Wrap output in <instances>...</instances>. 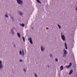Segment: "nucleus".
<instances>
[{
  "label": "nucleus",
  "mask_w": 77,
  "mask_h": 77,
  "mask_svg": "<svg viewBox=\"0 0 77 77\" xmlns=\"http://www.w3.org/2000/svg\"><path fill=\"white\" fill-rule=\"evenodd\" d=\"M2 62L0 60V64H2Z\"/></svg>",
  "instance_id": "cd10ccee"
},
{
  "label": "nucleus",
  "mask_w": 77,
  "mask_h": 77,
  "mask_svg": "<svg viewBox=\"0 0 77 77\" xmlns=\"http://www.w3.org/2000/svg\"><path fill=\"white\" fill-rule=\"evenodd\" d=\"M69 65L70 66H71V65H72V63L71 62H70L69 63Z\"/></svg>",
  "instance_id": "4be33fe9"
},
{
  "label": "nucleus",
  "mask_w": 77,
  "mask_h": 77,
  "mask_svg": "<svg viewBox=\"0 0 77 77\" xmlns=\"http://www.w3.org/2000/svg\"><path fill=\"white\" fill-rule=\"evenodd\" d=\"M50 56L52 58H53V55H52V54H50Z\"/></svg>",
  "instance_id": "f3484780"
},
{
  "label": "nucleus",
  "mask_w": 77,
  "mask_h": 77,
  "mask_svg": "<svg viewBox=\"0 0 77 77\" xmlns=\"http://www.w3.org/2000/svg\"><path fill=\"white\" fill-rule=\"evenodd\" d=\"M64 45L65 46L66 49L67 50V45H66V43L65 42L64 43Z\"/></svg>",
  "instance_id": "0eeeda50"
},
{
  "label": "nucleus",
  "mask_w": 77,
  "mask_h": 77,
  "mask_svg": "<svg viewBox=\"0 0 77 77\" xmlns=\"http://www.w3.org/2000/svg\"><path fill=\"white\" fill-rule=\"evenodd\" d=\"M14 47H15V45H14Z\"/></svg>",
  "instance_id": "7c9ffc66"
},
{
  "label": "nucleus",
  "mask_w": 77,
  "mask_h": 77,
  "mask_svg": "<svg viewBox=\"0 0 77 77\" xmlns=\"http://www.w3.org/2000/svg\"><path fill=\"white\" fill-rule=\"evenodd\" d=\"M19 53L20 54H22V52H21V51H20L19 52Z\"/></svg>",
  "instance_id": "5701e85b"
},
{
  "label": "nucleus",
  "mask_w": 77,
  "mask_h": 77,
  "mask_svg": "<svg viewBox=\"0 0 77 77\" xmlns=\"http://www.w3.org/2000/svg\"><path fill=\"white\" fill-rule=\"evenodd\" d=\"M20 62H23V60H20Z\"/></svg>",
  "instance_id": "a878e982"
},
{
  "label": "nucleus",
  "mask_w": 77,
  "mask_h": 77,
  "mask_svg": "<svg viewBox=\"0 0 77 77\" xmlns=\"http://www.w3.org/2000/svg\"><path fill=\"white\" fill-rule=\"evenodd\" d=\"M22 56L23 57L24 55V51L23 50V49H22Z\"/></svg>",
  "instance_id": "dca6fc26"
},
{
  "label": "nucleus",
  "mask_w": 77,
  "mask_h": 77,
  "mask_svg": "<svg viewBox=\"0 0 77 77\" xmlns=\"http://www.w3.org/2000/svg\"><path fill=\"white\" fill-rule=\"evenodd\" d=\"M3 68V65L2 64H0V69Z\"/></svg>",
  "instance_id": "9d476101"
},
{
  "label": "nucleus",
  "mask_w": 77,
  "mask_h": 77,
  "mask_svg": "<svg viewBox=\"0 0 77 77\" xmlns=\"http://www.w3.org/2000/svg\"><path fill=\"white\" fill-rule=\"evenodd\" d=\"M32 39L31 38H29L28 39V40L29 41V42L31 44H33V42H32Z\"/></svg>",
  "instance_id": "20e7f679"
},
{
  "label": "nucleus",
  "mask_w": 77,
  "mask_h": 77,
  "mask_svg": "<svg viewBox=\"0 0 77 77\" xmlns=\"http://www.w3.org/2000/svg\"><path fill=\"white\" fill-rule=\"evenodd\" d=\"M22 38L23 39V40L24 42H25V38L24 37H22Z\"/></svg>",
  "instance_id": "6ab92c4d"
},
{
  "label": "nucleus",
  "mask_w": 77,
  "mask_h": 77,
  "mask_svg": "<svg viewBox=\"0 0 77 77\" xmlns=\"http://www.w3.org/2000/svg\"><path fill=\"white\" fill-rule=\"evenodd\" d=\"M17 35L18 36V37L19 38H20V33H17Z\"/></svg>",
  "instance_id": "2eb2a0df"
},
{
  "label": "nucleus",
  "mask_w": 77,
  "mask_h": 77,
  "mask_svg": "<svg viewBox=\"0 0 77 77\" xmlns=\"http://www.w3.org/2000/svg\"><path fill=\"white\" fill-rule=\"evenodd\" d=\"M8 14V13H6L5 14V17H6V18H8L9 17V16L7 15Z\"/></svg>",
  "instance_id": "6e6552de"
},
{
  "label": "nucleus",
  "mask_w": 77,
  "mask_h": 77,
  "mask_svg": "<svg viewBox=\"0 0 77 77\" xmlns=\"http://www.w3.org/2000/svg\"><path fill=\"white\" fill-rule=\"evenodd\" d=\"M20 26H22V27H24L25 26V25H24V23H22V24H20Z\"/></svg>",
  "instance_id": "4468645a"
},
{
  "label": "nucleus",
  "mask_w": 77,
  "mask_h": 77,
  "mask_svg": "<svg viewBox=\"0 0 77 77\" xmlns=\"http://www.w3.org/2000/svg\"><path fill=\"white\" fill-rule=\"evenodd\" d=\"M11 19H12V20H13V21H14V18L12 16H11Z\"/></svg>",
  "instance_id": "aec40b11"
},
{
  "label": "nucleus",
  "mask_w": 77,
  "mask_h": 77,
  "mask_svg": "<svg viewBox=\"0 0 77 77\" xmlns=\"http://www.w3.org/2000/svg\"><path fill=\"white\" fill-rule=\"evenodd\" d=\"M23 70L25 72H26V69L25 68H24L23 69Z\"/></svg>",
  "instance_id": "412c9836"
},
{
  "label": "nucleus",
  "mask_w": 77,
  "mask_h": 77,
  "mask_svg": "<svg viewBox=\"0 0 77 77\" xmlns=\"http://www.w3.org/2000/svg\"><path fill=\"white\" fill-rule=\"evenodd\" d=\"M9 15H10V16H11V15H12V14H11L10 13L9 14Z\"/></svg>",
  "instance_id": "c85d7f7f"
},
{
  "label": "nucleus",
  "mask_w": 77,
  "mask_h": 77,
  "mask_svg": "<svg viewBox=\"0 0 77 77\" xmlns=\"http://www.w3.org/2000/svg\"><path fill=\"white\" fill-rule=\"evenodd\" d=\"M57 26H58V27L59 29H61V27H62V26H61L59 25L58 24H57Z\"/></svg>",
  "instance_id": "f8f14e48"
},
{
  "label": "nucleus",
  "mask_w": 77,
  "mask_h": 77,
  "mask_svg": "<svg viewBox=\"0 0 77 77\" xmlns=\"http://www.w3.org/2000/svg\"><path fill=\"white\" fill-rule=\"evenodd\" d=\"M17 3L18 5H22L23 3V2L22 0H16Z\"/></svg>",
  "instance_id": "7ed1b4c3"
},
{
  "label": "nucleus",
  "mask_w": 77,
  "mask_h": 77,
  "mask_svg": "<svg viewBox=\"0 0 77 77\" xmlns=\"http://www.w3.org/2000/svg\"><path fill=\"white\" fill-rule=\"evenodd\" d=\"M76 11H77V7L76 8Z\"/></svg>",
  "instance_id": "c756f323"
},
{
  "label": "nucleus",
  "mask_w": 77,
  "mask_h": 77,
  "mask_svg": "<svg viewBox=\"0 0 77 77\" xmlns=\"http://www.w3.org/2000/svg\"><path fill=\"white\" fill-rule=\"evenodd\" d=\"M36 1L39 3H40V4L41 3V2H40V1H39V0H36Z\"/></svg>",
  "instance_id": "a211bd4d"
},
{
  "label": "nucleus",
  "mask_w": 77,
  "mask_h": 77,
  "mask_svg": "<svg viewBox=\"0 0 77 77\" xmlns=\"http://www.w3.org/2000/svg\"><path fill=\"white\" fill-rule=\"evenodd\" d=\"M68 54V52L66 50H64L63 54V57H66V55Z\"/></svg>",
  "instance_id": "f03ea898"
},
{
  "label": "nucleus",
  "mask_w": 77,
  "mask_h": 77,
  "mask_svg": "<svg viewBox=\"0 0 77 77\" xmlns=\"http://www.w3.org/2000/svg\"><path fill=\"white\" fill-rule=\"evenodd\" d=\"M35 77H37V75H36V73L35 74Z\"/></svg>",
  "instance_id": "bb28decb"
},
{
  "label": "nucleus",
  "mask_w": 77,
  "mask_h": 77,
  "mask_svg": "<svg viewBox=\"0 0 77 77\" xmlns=\"http://www.w3.org/2000/svg\"><path fill=\"white\" fill-rule=\"evenodd\" d=\"M70 67H71V66H70L69 65V66H67V68H70Z\"/></svg>",
  "instance_id": "393cba45"
},
{
  "label": "nucleus",
  "mask_w": 77,
  "mask_h": 77,
  "mask_svg": "<svg viewBox=\"0 0 77 77\" xmlns=\"http://www.w3.org/2000/svg\"><path fill=\"white\" fill-rule=\"evenodd\" d=\"M40 48H41V51H42V52L44 51L45 50V48L42 45L41 46Z\"/></svg>",
  "instance_id": "39448f33"
},
{
  "label": "nucleus",
  "mask_w": 77,
  "mask_h": 77,
  "mask_svg": "<svg viewBox=\"0 0 77 77\" xmlns=\"http://www.w3.org/2000/svg\"><path fill=\"white\" fill-rule=\"evenodd\" d=\"M60 70H63V66H61L60 67Z\"/></svg>",
  "instance_id": "9b49d317"
},
{
  "label": "nucleus",
  "mask_w": 77,
  "mask_h": 77,
  "mask_svg": "<svg viewBox=\"0 0 77 77\" xmlns=\"http://www.w3.org/2000/svg\"><path fill=\"white\" fill-rule=\"evenodd\" d=\"M55 61L56 62H58V60L57 58H55Z\"/></svg>",
  "instance_id": "b1692460"
},
{
  "label": "nucleus",
  "mask_w": 77,
  "mask_h": 77,
  "mask_svg": "<svg viewBox=\"0 0 77 77\" xmlns=\"http://www.w3.org/2000/svg\"><path fill=\"white\" fill-rule=\"evenodd\" d=\"M19 14L20 15H23V13L21 11L19 12Z\"/></svg>",
  "instance_id": "ddd939ff"
},
{
  "label": "nucleus",
  "mask_w": 77,
  "mask_h": 77,
  "mask_svg": "<svg viewBox=\"0 0 77 77\" xmlns=\"http://www.w3.org/2000/svg\"><path fill=\"white\" fill-rule=\"evenodd\" d=\"M60 35L62 40L64 42H65L66 41V39H65V35H63V32H61V33Z\"/></svg>",
  "instance_id": "f257e3e1"
},
{
  "label": "nucleus",
  "mask_w": 77,
  "mask_h": 77,
  "mask_svg": "<svg viewBox=\"0 0 77 77\" xmlns=\"http://www.w3.org/2000/svg\"><path fill=\"white\" fill-rule=\"evenodd\" d=\"M72 70H70V72H69V75H71V74H72Z\"/></svg>",
  "instance_id": "1a4fd4ad"
},
{
  "label": "nucleus",
  "mask_w": 77,
  "mask_h": 77,
  "mask_svg": "<svg viewBox=\"0 0 77 77\" xmlns=\"http://www.w3.org/2000/svg\"><path fill=\"white\" fill-rule=\"evenodd\" d=\"M11 32L12 33V34L13 35H14V34H15V32L14 31V29L12 28L11 29Z\"/></svg>",
  "instance_id": "423d86ee"
}]
</instances>
